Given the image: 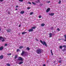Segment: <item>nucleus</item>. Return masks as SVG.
Returning <instances> with one entry per match:
<instances>
[{"instance_id": "obj_26", "label": "nucleus", "mask_w": 66, "mask_h": 66, "mask_svg": "<svg viewBox=\"0 0 66 66\" xmlns=\"http://www.w3.org/2000/svg\"><path fill=\"white\" fill-rule=\"evenodd\" d=\"M11 53H8L7 54V55H11Z\"/></svg>"}, {"instance_id": "obj_54", "label": "nucleus", "mask_w": 66, "mask_h": 66, "mask_svg": "<svg viewBox=\"0 0 66 66\" xmlns=\"http://www.w3.org/2000/svg\"><path fill=\"white\" fill-rule=\"evenodd\" d=\"M39 17H42V16H41V15H40L39 16Z\"/></svg>"}, {"instance_id": "obj_48", "label": "nucleus", "mask_w": 66, "mask_h": 66, "mask_svg": "<svg viewBox=\"0 0 66 66\" xmlns=\"http://www.w3.org/2000/svg\"><path fill=\"white\" fill-rule=\"evenodd\" d=\"M18 7V6L17 5L16 6V7Z\"/></svg>"}, {"instance_id": "obj_31", "label": "nucleus", "mask_w": 66, "mask_h": 66, "mask_svg": "<svg viewBox=\"0 0 66 66\" xmlns=\"http://www.w3.org/2000/svg\"><path fill=\"white\" fill-rule=\"evenodd\" d=\"M59 62L60 63H62V60H60L59 61Z\"/></svg>"}, {"instance_id": "obj_28", "label": "nucleus", "mask_w": 66, "mask_h": 66, "mask_svg": "<svg viewBox=\"0 0 66 66\" xmlns=\"http://www.w3.org/2000/svg\"><path fill=\"white\" fill-rule=\"evenodd\" d=\"M32 4H34V5H36V4L34 2H32Z\"/></svg>"}, {"instance_id": "obj_36", "label": "nucleus", "mask_w": 66, "mask_h": 66, "mask_svg": "<svg viewBox=\"0 0 66 66\" xmlns=\"http://www.w3.org/2000/svg\"><path fill=\"white\" fill-rule=\"evenodd\" d=\"M57 31H60V29L58 28L57 29Z\"/></svg>"}, {"instance_id": "obj_44", "label": "nucleus", "mask_w": 66, "mask_h": 66, "mask_svg": "<svg viewBox=\"0 0 66 66\" xmlns=\"http://www.w3.org/2000/svg\"><path fill=\"white\" fill-rule=\"evenodd\" d=\"M46 64H44L43 65V66H46Z\"/></svg>"}, {"instance_id": "obj_11", "label": "nucleus", "mask_w": 66, "mask_h": 66, "mask_svg": "<svg viewBox=\"0 0 66 66\" xmlns=\"http://www.w3.org/2000/svg\"><path fill=\"white\" fill-rule=\"evenodd\" d=\"M33 31V29H30L28 31L29 32H32V31Z\"/></svg>"}, {"instance_id": "obj_45", "label": "nucleus", "mask_w": 66, "mask_h": 66, "mask_svg": "<svg viewBox=\"0 0 66 66\" xmlns=\"http://www.w3.org/2000/svg\"><path fill=\"white\" fill-rule=\"evenodd\" d=\"M36 41H38V40L37 39H36Z\"/></svg>"}, {"instance_id": "obj_32", "label": "nucleus", "mask_w": 66, "mask_h": 66, "mask_svg": "<svg viewBox=\"0 0 66 66\" xmlns=\"http://www.w3.org/2000/svg\"><path fill=\"white\" fill-rule=\"evenodd\" d=\"M28 3L29 4H31V3L30 2H28Z\"/></svg>"}, {"instance_id": "obj_8", "label": "nucleus", "mask_w": 66, "mask_h": 66, "mask_svg": "<svg viewBox=\"0 0 66 66\" xmlns=\"http://www.w3.org/2000/svg\"><path fill=\"white\" fill-rule=\"evenodd\" d=\"M36 3H39L40 2V1L39 0H38V1H36L35 2Z\"/></svg>"}, {"instance_id": "obj_17", "label": "nucleus", "mask_w": 66, "mask_h": 66, "mask_svg": "<svg viewBox=\"0 0 66 66\" xmlns=\"http://www.w3.org/2000/svg\"><path fill=\"white\" fill-rule=\"evenodd\" d=\"M66 50L65 48H64V49L62 50V51H63V52H64V51H66Z\"/></svg>"}, {"instance_id": "obj_51", "label": "nucleus", "mask_w": 66, "mask_h": 66, "mask_svg": "<svg viewBox=\"0 0 66 66\" xmlns=\"http://www.w3.org/2000/svg\"><path fill=\"white\" fill-rule=\"evenodd\" d=\"M18 9H15V11H16V10H17Z\"/></svg>"}, {"instance_id": "obj_6", "label": "nucleus", "mask_w": 66, "mask_h": 66, "mask_svg": "<svg viewBox=\"0 0 66 66\" xmlns=\"http://www.w3.org/2000/svg\"><path fill=\"white\" fill-rule=\"evenodd\" d=\"M49 15L50 16H53V15H54V14L53 13H49Z\"/></svg>"}, {"instance_id": "obj_33", "label": "nucleus", "mask_w": 66, "mask_h": 66, "mask_svg": "<svg viewBox=\"0 0 66 66\" xmlns=\"http://www.w3.org/2000/svg\"><path fill=\"white\" fill-rule=\"evenodd\" d=\"M5 41V40H4V39H3V40H2V42H4Z\"/></svg>"}, {"instance_id": "obj_34", "label": "nucleus", "mask_w": 66, "mask_h": 66, "mask_svg": "<svg viewBox=\"0 0 66 66\" xmlns=\"http://www.w3.org/2000/svg\"><path fill=\"white\" fill-rule=\"evenodd\" d=\"M33 14V12H31L30 14V15H32V14Z\"/></svg>"}, {"instance_id": "obj_37", "label": "nucleus", "mask_w": 66, "mask_h": 66, "mask_svg": "<svg viewBox=\"0 0 66 66\" xmlns=\"http://www.w3.org/2000/svg\"><path fill=\"white\" fill-rule=\"evenodd\" d=\"M63 47H64V48H66V45H63Z\"/></svg>"}, {"instance_id": "obj_38", "label": "nucleus", "mask_w": 66, "mask_h": 66, "mask_svg": "<svg viewBox=\"0 0 66 66\" xmlns=\"http://www.w3.org/2000/svg\"><path fill=\"white\" fill-rule=\"evenodd\" d=\"M43 5V4H42V3H41V4H40V6H42V5Z\"/></svg>"}, {"instance_id": "obj_25", "label": "nucleus", "mask_w": 66, "mask_h": 66, "mask_svg": "<svg viewBox=\"0 0 66 66\" xmlns=\"http://www.w3.org/2000/svg\"><path fill=\"white\" fill-rule=\"evenodd\" d=\"M27 50H30V48L28 47L27 48Z\"/></svg>"}, {"instance_id": "obj_53", "label": "nucleus", "mask_w": 66, "mask_h": 66, "mask_svg": "<svg viewBox=\"0 0 66 66\" xmlns=\"http://www.w3.org/2000/svg\"><path fill=\"white\" fill-rule=\"evenodd\" d=\"M59 40H61V39H59Z\"/></svg>"}, {"instance_id": "obj_29", "label": "nucleus", "mask_w": 66, "mask_h": 66, "mask_svg": "<svg viewBox=\"0 0 66 66\" xmlns=\"http://www.w3.org/2000/svg\"><path fill=\"white\" fill-rule=\"evenodd\" d=\"M20 51V50L19 49H18L17 50L16 52H18V51Z\"/></svg>"}, {"instance_id": "obj_12", "label": "nucleus", "mask_w": 66, "mask_h": 66, "mask_svg": "<svg viewBox=\"0 0 66 66\" xmlns=\"http://www.w3.org/2000/svg\"><path fill=\"white\" fill-rule=\"evenodd\" d=\"M24 13V11H22L20 12V14H23Z\"/></svg>"}, {"instance_id": "obj_27", "label": "nucleus", "mask_w": 66, "mask_h": 66, "mask_svg": "<svg viewBox=\"0 0 66 66\" xmlns=\"http://www.w3.org/2000/svg\"><path fill=\"white\" fill-rule=\"evenodd\" d=\"M35 28H36V27H32V29H35Z\"/></svg>"}, {"instance_id": "obj_2", "label": "nucleus", "mask_w": 66, "mask_h": 66, "mask_svg": "<svg viewBox=\"0 0 66 66\" xmlns=\"http://www.w3.org/2000/svg\"><path fill=\"white\" fill-rule=\"evenodd\" d=\"M42 50L41 49H38L37 50L36 53L38 54H41L42 52Z\"/></svg>"}, {"instance_id": "obj_1", "label": "nucleus", "mask_w": 66, "mask_h": 66, "mask_svg": "<svg viewBox=\"0 0 66 66\" xmlns=\"http://www.w3.org/2000/svg\"><path fill=\"white\" fill-rule=\"evenodd\" d=\"M40 42L43 45H45V47H47V43H46V42L45 41H43H43L40 40Z\"/></svg>"}, {"instance_id": "obj_21", "label": "nucleus", "mask_w": 66, "mask_h": 66, "mask_svg": "<svg viewBox=\"0 0 66 66\" xmlns=\"http://www.w3.org/2000/svg\"><path fill=\"white\" fill-rule=\"evenodd\" d=\"M20 49H22V48H23V46H20L19 47Z\"/></svg>"}, {"instance_id": "obj_56", "label": "nucleus", "mask_w": 66, "mask_h": 66, "mask_svg": "<svg viewBox=\"0 0 66 66\" xmlns=\"http://www.w3.org/2000/svg\"><path fill=\"white\" fill-rule=\"evenodd\" d=\"M55 61H54V63H55Z\"/></svg>"}, {"instance_id": "obj_57", "label": "nucleus", "mask_w": 66, "mask_h": 66, "mask_svg": "<svg viewBox=\"0 0 66 66\" xmlns=\"http://www.w3.org/2000/svg\"><path fill=\"white\" fill-rule=\"evenodd\" d=\"M60 59H61V58H60Z\"/></svg>"}, {"instance_id": "obj_15", "label": "nucleus", "mask_w": 66, "mask_h": 66, "mask_svg": "<svg viewBox=\"0 0 66 66\" xmlns=\"http://www.w3.org/2000/svg\"><path fill=\"white\" fill-rule=\"evenodd\" d=\"M63 46H59V48L60 49H62V48H63Z\"/></svg>"}, {"instance_id": "obj_19", "label": "nucleus", "mask_w": 66, "mask_h": 66, "mask_svg": "<svg viewBox=\"0 0 66 66\" xmlns=\"http://www.w3.org/2000/svg\"><path fill=\"white\" fill-rule=\"evenodd\" d=\"M25 55H26V56H27V55H28V52H25Z\"/></svg>"}, {"instance_id": "obj_30", "label": "nucleus", "mask_w": 66, "mask_h": 66, "mask_svg": "<svg viewBox=\"0 0 66 66\" xmlns=\"http://www.w3.org/2000/svg\"><path fill=\"white\" fill-rule=\"evenodd\" d=\"M19 1H20V2H23V0H19Z\"/></svg>"}, {"instance_id": "obj_13", "label": "nucleus", "mask_w": 66, "mask_h": 66, "mask_svg": "<svg viewBox=\"0 0 66 66\" xmlns=\"http://www.w3.org/2000/svg\"><path fill=\"white\" fill-rule=\"evenodd\" d=\"M27 33V32H23L22 33V35H23L24 34H26V33Z\"/></svg>"}, {"instance_id": "obj_20", "label": "nucleus", "mask_w": 66, "mask_h": 66, "mask_svg": "<svg viewBox=\"0 0 66 66\" xmlns=\"http://www.w3.org/2000/svg\"><path fill=\"white\" fill-rule=\"evenodd\" d=\"M45 25V24L44 23H43L41 24V26L42 27H43Z\"/></svg>"}, {"instance_id": "obj_7", "label": "nucleus", "mask_w": 66, "mask_h": 66, "mask_svg": "<svg viewBox=\"0 0 66 66\" xmlns=\"http://www.w3.org/2000/svg\"><path fill=\"white\" fill-rule=\"evenodd\" d=\"M24 54V52L23 51H22V53L21 54V55L23 56Z\"/></svg>"}, {"instance_id": "obj_16", "label": "nucleus", "mask_w": 66, "mask_h": 66, "mask_svg": "<svg viewBox=\"0 0 66 66\" xmlns=\"http://www.w3.org/2000/svg\"><path fill=\"white\" fill-rule=\"evenodd\" d=\"M18 56V55H15V56L14 57L15 59H17V58Z\"/></svg>"}, {"instance_id": "obj_58", "label": "nucleus", "mask_w": 66, "mask_h": 66, "mask_svg": "<svg viewBox=\"0 0 66 66\" xmlns=\"http://www.w3.org/2000/svg\"><path fill=\"white\" fill-rule=\"evenodd\" d=\"M57 66H59V65H58Z\"/></svg>"}, {"instance_id": "obj_5", "label": "nucleus", "mask_w": 66, "mask_h": 66, "mask_svg": "<svg viewBox=\"0 0 66 66\" xmlns=\"http://www.w3.org/2000/svg\"><path fill=\"white\" fill-rule=\"evenodd\" d=\"M50 9L49 8H48V9H47L46 10V12L47 13H48V12L49 11H50Z\"/></svg>"}, {"instance_id": "obj_41", "label": "nucleus", "mask_w": 66, "mask_h": 66, "mask_svg": "<svg viewBox=\"0 0 66 66\" xmlns=\"http://www.w3.org/2000/svg\"><path fill=\"white\" fill-rule=\"evenodd\" d=\"M51 29L52 30H53V27H51Z\"/></svg>"}, {"instance_id": "obj_35", "label": "nucleus", "mask_w": 66, "mask_h": 66, "mask_svg": "<svg viewBox=\"0 0 66 66\" xmlns=\"http://www.w3.org/2000/svg\"><path fill=\"white\" fill-rule=\"evenodd\" d=\"M30 9H31V7H28L27 8V9H28V10H29Z\"/></svg>"}, {"instance_id": "obj_10", "label": "nucleus", "mask_w": 66, "mask_h": 66, "mask_svg": "<svg viewBox=\"0 0 66 66\" xmlns=\"http://www.w3.org/2000/svg\"><path fill=\"white\" fill-rule=\"evenodd\" d=\"M3 58V55H1L0 56V59H2Z\"/></svg>"}, {"instance_id": "obj_23", "label": "nucleus", "mask_w": 66, "mask_h": 66, "mask_svg": "<svg viewBox=\"0 0 66 66\" xmlns=\"http://www.w3.org/2000/svg\"><path fill=\"white\" fill-rule=\"evenodd\" d=\"M6 65H7V66H11V65H10V64H9V63H7L6 64Z\"/></svg>"}, {"instance_id": "obj_49", "label": "nucleus", "mask_w": 66, "mask_h": 66, "mask_svg": "<svg viewBox=\"0 0 66 66\" xmlns=\"http://www.w3.org/2000/svg\"><path fill=\"white\" fill-rule=\"evenodd\" d=\"M8 14H10V12H8Z\"/></svg>"}, {"instance_id": "obj_9", "label": "nucleus", "mask_w": 66, "mask_h": 66, "mask_svg": "<svg viewBox=\"0 0 66 66\" xmlns=\"http://www.w3.org/2000/svg\"><path fill=\"white\" fill-rule=\"evenodd\" d=\"M3 49V46H2L0 47V51L2 50Z\"/></svg>"}, {"instance_id": "obj_43", "label": "nucleus", "mask_w": 66, "mask_h": 66, "mask_svg": "<svg viewBox=\"0 0 66 66\" xmlns=\"http://www.w3.org/2000/svg\"><path fill=\"white\" fill-rule=\"evenodd\" d=\"M3 1V0H0V1L1 2H2V1Z\"/></svg>"}, {"instance_id": "obj_4", "label": "nucleus", "mask_w": 66, "mask_h": 66, "mask_svg": "<svg viewBox=\"0 0 66 66\" xmlns=\"http://www.w3.org/2000/svg\"><path fill=\"white\" fill-rule=\"evenodd\" d=\"M6 31L7 32L9 33V32H10L11 31V29H10L8 28L6 30Z\"/></svg>"}, {"instance_id": "obj_22", "label": "nucleus", "mask_w": 66, "mask_h": 66, "mask_svg": "<svg viewBox=\"0 0 66 66\" xmlns=\"http://www.w3.org/2000/svg\"><path fill=\"white\" fill-rule=\"evenodd\" d=\"M3 38L2 37L0 36V40H2V39H3Z\"/></svg>"}, {"instance_id": "obj_50", "label": "nucleus", "mask_w": 66, "mask_h": 66, "mask_svg": "<svg viewBox=\"0 0 66 66\" xmlns=\"http://www.w3.org/2000/svg\"><path fill=\"white\" fill-rule=\"evenodd\" d=\"M51 52H52V50H51Z\"/></svg>"}, {"instance_id": "obj_24", "label": "nucleus", "mask_w": 66, "mask_h": 66, "mask_svg": "<svg viewBox=\"0 0 66 66\" xmlns=\"http://www.w3.org/2000/svg\"><path fill=\"white\" fill-rule=\"evenodd\" d=\"M59 4H61V1H59L58 2Z\"/></svg>"}, {"instance_id": "obj_55", "label": "nucleus", "mask_w": 66, "mask_h": 66, "mask_svg": "<svg viewBox=\"0 0 66 66\" xmlns=\"http://www.w3.org/2000/svg\"><path fill=\"white\" fill-rule=\"evenodd\" d=\"M55 35V34H53V35Z\"/></svg>"}, {"instance_id": "obj_42", "label": "nucleus", "mask_w": 66, "mask_h": 66, "mask_svg": "<svg viewBox=\"0 0 66 66\" xmlns=\"http://www.w3.org/2000/svg\"><path fill=\"white\" fill-rule=\"evenodd\" d=\"M47 2L48 3H50V1H49L48 2Z\"/></svg>"}, {"instance_id": "obj_14", "label": "nucleus", "mask_w": 66, "mask_h": 66, "mask_svg": "<svg viewBox=\"0 0 66 66\" xmlns=\"http://www.w3.org/2000/svg\"><path fill=\"white\" fill-rule=\"evenodd\" d=\"M49 37H52V34L50 33L49 34Z\"/></svg>"}, {"instance_id": "obj_52", "label": "nucleus", "mask_w": 66, "mask_h": 66, "mask_svg": "<svg viewBox=\"0 0 66 66\" xmlns=\"http://www.w3.org/2000/svg\"><path fill=\"white\" fill-rule=\"evenodd\" d=\"M42 17H39V18H41Z\"/></svg>"}, {"instance_id": "obj_46", "label": "nucleus", "mask_w": 66, "mask_h": 66, "mask_svg": "<svg viewBox=\"0 0 66 66\" xmlns=\"http://www.w3.org/2000/svg\"><path fill=\"white\" fill-rule=\"evenodd\" d=\"M19 27H21V25L20 24L19 26Z\"/></svg>"}, {"instance_id": "obj_18", "label": "nucleus", "mask_w": 66, "mask_h": 66, "mask_svg": "<svg viewBox=\"0 0 66 66\" xmlns=\"http://www.w3.org/2000/svg\"><path fill=\"white\" fill-rule=\"evenodd\" d=\"M23 62L21 61L19 63V64H22L23 63Z\"/></svg>"}, {"instance_id": "obj_40", "label": "nucleus", "mask_w": 66, "mask_h": 66, "mask_svg": "<svg viewBox=\"0 0 66 66\" xmlns=\"http://www.w3.org/2000/svg\"><path fill=\"white\" fill-rule=\"evenodd\" d=\"M64 37H65V38L66 39V35H64Z\"/></svg>"}, {"instance_id": "obj_47", "label": "nucleus", "mask_w": 66, "mask_h": 66, "mask_svg": "<svg viewBox=\"0 0 66 66\" xmlns=\"http://www.w3.org/2000/svg\"><path fill=\"white\" fill-rule=\"evenodd\" d=\"M51 53L52 54V55H53V53H52V52H51Z\"/></svg>"}, {"instance_id": "obj_3", "label": "nucleus", "mask_w": 66, "mask_h": 66, "mask_svg": "<svg viewBox=\"0 0 66 66\" xmlns=\"http://www.w3.org/2000/svg\"><path fill=\"white\" fill-rule=\"evenodd\" d=\"M18 60H19V61H23V58L21 57H19L18 58Z\"/></svg>"}, {"instance_id": "obj_39", "label": "nucleus", "mask_w": 66, "mask_h": 66, "mask_svg": "<svg viewBox=\"0 0 66 66\" xmlns=\"http://www.w3.org/2000/svg\"><path fill=\"white\" fill-rule=\"evenodd\" d=\"M7 46V44H5V46Z\"/></svg>"}]
</instances>
